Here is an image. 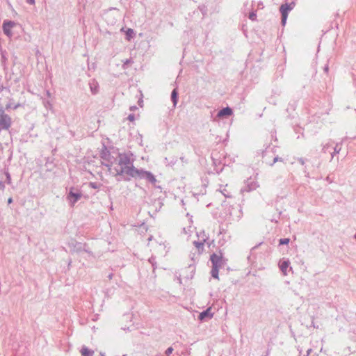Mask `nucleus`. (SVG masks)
<instances>
[{
  "mask_svg": "<svg viewBox=\"0 0 356 356\" xmlns=\"http://www.w3.org/2000/svg\"><path fill=\"white\" fill-rule=\"evenodd\" d=\"M123 356H125V355H123Z\"/></svg>",
  "mask_w": 356,
  "mask_h": 356,
  "instance_id": "obj_27",
  "label": "nucleus"
},
{
  "mask_svg": "<svg viewBox=\"0 0 356 356\" xmlns=\"http://www.w3.org/2000/svg\"><path fill=\"white\" fill-rule=\"evenodd\" d=\"M172 351H173V348L172 347H169L168 348H167L165 353L166 356H170V354L172 353Z\"/></svg>",
  "mask_w": 356,
  "mask_h": 356,
  "instance_id": "obj_19",
  "label": "nucleus"
},
{
  "mask_svg": "<svg viewBox=\"0 0 356 356\" xmlns=\"http://www.w3.org/2000/svg\"><path fill=\"white\" fill-rule=\"evenodd\" d=\"M11 118L6 114L4 111L0 110V127L7 130L11 127Z\"/></svg>",
  "mask_w": 356,
  "mask_h": 356,
  "instance_id": "obj_2",
  "label": "nucleus"
},
{
  "mask_svg": "<svg viewBox=\"0 0 356 356\" xmlns=\"http://www.w3.org/2000/svg\"><path fill=\"white\" fill-rule=\"evenodd\" d=\"M194 245L197 247L199 251L202 250L204 243L201 242H194Z\"/></svg>",
  "mask_w": 356,
  "mask_h": 356,
  "instance_id": "obj_16",
  "label": "nucleus"
},
{
  "mask_svg": "<svg viewBox=\"0 0 356 356\" xmlns=\"http://www.w3.org/2000/svg\"><path fill=\"white\" fill-rule=\"evenodd\" d=\"M210 259L213 267H220L226 264V259L224 258L223 254L220 251L212 254Z\"/></svg>",
  "mask_w": 356,
  "mask_h": 356,
  "instance_id": "obj_1",
  "label": "nucleus"
},
{
  "mask_svg": "<svg viewBox=\"0 0 356 356\" xmlns=\"http://www.w3.org/2000/svg\"><path fill=\"white\" fill-rule=\"evenodd\" d=\"M15 24L12 22H4L3 24V29L5 34L10 36L11 35V29L14 26Z\"/></svg>",
  "mask_w": 356,
  "mask_h": 356,
  "instance_id": "obj_5",
  "label": "nucleus"
},
{
  "mask_svg": "<svg viewBox=\"0 0 356 356\" xmlns=\"http://www.w3.org/2000/svg\"><path fill=\"white\" fill-rule=\"evenodd\" d=\"M283 275H288L289 273H293V268H280Z\"/></svg>",
  "mask_w": 356,
  "mask_h": 356,
  "instance_id": "obj_15",
  "label": "nucleus"
},
{
  "mask_svg": "<svg viewBox=\"0 0 356 356\" xmlns=\"http://www.w3.org/2000/svg\"><path fill=\"white\" fill-rule=\"evenodd\" d=\"M213 317V314L211 312V308H208L206 310L201 312L199 315V319L204 321L206 318L211 319Z\"/></svg>",
  "mask_w": 356,
  "mask_h": 356,
  "instance_id": "obj_6",
  "label": "nucleus"
},
{
  "mask_svg": "<svg viewBox=\"0 0 356 356\" xmlns=\"http://www.w3.org/2000/svg\"><path fill=\"white\" fill-rule=\"evenodd\" d=\"M81 356H93L94 351L83 346L81 350Z\"/></svg>",
  "mask_w": 356,
  "mask_h": 356,
  "instance_id": "obj_8",
  "label": "nucleus"
},
{
  "mask_svg": "<svg viewBox=\"0 0 356 356\" xmlns=\"http://www.w3.org/2000/svg\"><path fill=\"white\" fill-rule=\"evenodd\" d=\"M249 18L252 20H254L256 19V14L254 13H252L249 15Z\"/></svg>",
  "mask_w": 356,
  "mask_h": 356,
  "instance_id": "obj_20",
  "label": "nucleus"
},
{
  "mask_svg": "<svg viewBox=\"0 0 356 356\" xmlns=\"http://www.w3.org/2000/svg\"><path fill=\"white\" fill-rule=\"evenodd\" d=\"M294 7V3H291L290 4H283L280 7V12L282 13V24L284 25L287 19L288 12L291 10Z\"/></svg>",
  "mask_w": 356,
  "mask_h": 356,
  "instance_id": "obj_3",
  "label": "nucleus"
},
{
  "mask_svg": "<svg viewBox=\"0 0 356 356\" xmlns=\"http://www.w3.org/2000/svg\"><path fill=\"white\" fill-rule=\"evenodd\" d=\"M129 120L130 121H134V116L133 115H130L129 117H128Z\"/></svg>",
  "mask_w": 356,
  "mask_h": 356,
  "instance_id": "obj_21",
  "label": "nucleus"
},
{
  "mask_svg": "<svg viewBox=\"0 0 356 356\" xmlns=\"http://www.w3.org/2000/svg\"><path fill=\"white\" fill-rule=\"evenodd\" d=\"M119 163L120 165H122V164H124V165L129 164L130 163V159H129V158L127 155H125V154H120V155Z\"/></svg>",
  "mask_w": 356,
  "mask_h": 356,
  "instance_id": "obj_10",
  "label": "nucleus"
},
{
  "mask_svg": "<svg viewBox=\"0 0 356 356\" xmlns=\"http://www.w3.org/2000/svg\"><path fill=\"white\" fill-rule=\"evenodd\" d=\"M69 197L74 198L73 203H74L81 197V195L79 193H74L73 192L71 191L69 194Z\"/></svg>",
  "mask_w": 356,
  "mask_h": 356,
  "instance_id": "obj_11",
  "label": "nucleus"
},
{
  "mask_svg": "<svg viewBox=\"0 0 356 356\" xmlns=\"http://www.w3.org/2000/svg\"><path fill=\"white\" fill-rule=\"evenodd\" d=\"M172 99L174 103V105H175L177 102V92L176 89H174L172 92Z\"/></svg>",
  "mask_w": 356,
  "mask_h": 356,
  "instance_id": "obj_14",
  "label": "nucleus"
},
{
  "mask_svg": "<svg viewBox=\"0 0 356 356\" xmlns=\"http://www.w3.org/2000/svg\"><path fill=\"white\" fill-rule=\"evenodd\" d=\"M219 268H211V274L214 278L218 279Z\"/></svg>",
  "mask_w": 356,
  "mask_h": 356,
  "instance_id": "obj_13",
  "label": "nucleus"
},
{
  "mask_svg": "<svg viewBox=\"0 0 356 356\" xmlns=\"http://www.w3.org/2000/svg\"><path fill=\"white\" fill-rule=\"evenodd\" d=\"M289 243V238H281L280 240V245H287Z\"/></svg>",
  "mask_w": 356,
  "mask_h": 356,
  "instance_id": "obj_17",
  "label": "nucleus"
},
{
  "mask_svg": "<svg viewBox=\"0 0 356 356\" xmlns=\"http://www.w3.org/2000/svg\"><path fill=\"white\" fill-rule=\"evenodd\" d=\"M289 263L288 261H283L280 264V267H288Z\"/></svg>",
  "mask_w": 356,
  "mask_h": 356,
  "instance_id": "obj_18",
  "label": "nucleus"
},
{
  "mask_svg": "<svg viewBox=\"0 0 356 356\" xmlns=\"http://www.w3.org/2000/svg\"><path fill=\"white\" fill-rule=\"evenodd\" d=\"M101 356H105L104 353H101Z\"/></svg>",
  "mask_w": 356,
  "mask_h": 356,
  "instance_id": "obj_26",
  "label": "nucleus"
},
{
  "mask_svg": "<svg viewBox=\"0 0 356 356\" xmlns=\"http://www.w3.org/2000/svg\"><path fill=\"white\" fill-rule=\"evenodd\" d=\"M141 175L145 176V177L152 183L156 182L155 177L149 172L143 171Z\"/></svg>",
  "mask_w": 356,
  "mask_h": 356,
  "instance_id": "obj_9",
  "label": "nucleus"
},
{
  "mask_svg": "<svg viewBox=\"0 0 356 356\" xmlns=\"http://www.w3.org/2000/svg\"><path fill=\"white\" fill-rule=\"evenodd\" d=\"M134 31L131 29H128L127 31H126V35H127V39L128 40H130L131 38L133 37L134 35Z\"/></svg>",
  "mask_w": 356,
  "mask_h": 356,
  "instance_id": "obj_12",
  "label": "nucleus"
},
{
  "mask_svg": "<svg viewBox=\"0 0 356 356\" xmlns=\"http://www.w3.org/2000/svg\"><path fill=\"white\" fill-rule=\"evenodd\" d=\"M232 114V111L230 108L226 107L222 110H220L218 113V116L220 118H222L225 116H230Z\"/></svg>",
  "mask_w": 356,
  "mask_h": 356,
  "instance_id": "obj_7",
  "label": "nucleus"
},
{
  "mask_svg": "<svg viewBox=\"0 0 356 356\" xmlns=\"http://www.w3.org/2000/svg\"><path fill=\"white\" fill-rule=\"evenodd\" d=\"M312 348L308 349V350H307V355H305V356H309V354L312 353Z\"/></svg>",
  "mask_w": 356,
  "mask_h": 356,
  "instance_id": "obj_22",
  "label": "nucleus"
},
{
  "mask_svg": "<svg viewBox=\"0 0 356 356\" xmlns=\"http://www.w3.org/2000/svg\"><path fill=\"white\" fill-rule=\"evenodd\" d=\"M122 172H124L129 175H131L132 177H136V176H141L143 170H138L134 166H127L125 168L122 169Z\"/></svg>",
  "mask_w": 356,
  "mask_h": 356,
  "instance_id": "obj_4",
  "label": "nucleus"
},
{
  "mask_svg": "<svg viewBox=\"0 0 356 356\" xmlns=\"http://www.w3.org/2000/svg\"><path fill=\"white\" fill-rule=\"evenodd\" d=\"M12 202V198H9L8 199V203H11Z\"/></svg>",
  "mask_w": 356,
  "mask_h": 356,
  "instance_id": "obj_24",
  "label": "nucleus"
},
{
  "mask_svg": "<svg viewBox=\"0 0 356 356\" xmlns=\"http://www.w3.org/2000/svg\"><path fill=\"white\" fill-rule=\"evenodd\" d=\"M181 273H179V276H177V279L179 280L180 283L181 282Z\"/></svg>",
  "mask_w": 356,
  "mask_h": 356,
  "instance_id": "obj_23",
  "label": "nucleus"
},
{
  "mask_svg": "<svg viewBox=\"0 0 356 356\" xmlns=\"http://www.w3.org/2000/svg\"><path fill=\"white\" fill-rule=\"evenodd\" d=\"M108 277H109L110 279H111V277H112V275H111H111H109Z\"/></svg>",
  "mask_w": 356,
  "mask_h": 356,
  "instance_id": "obj_25",
  "label": "nucleus"
}]
</instances>
